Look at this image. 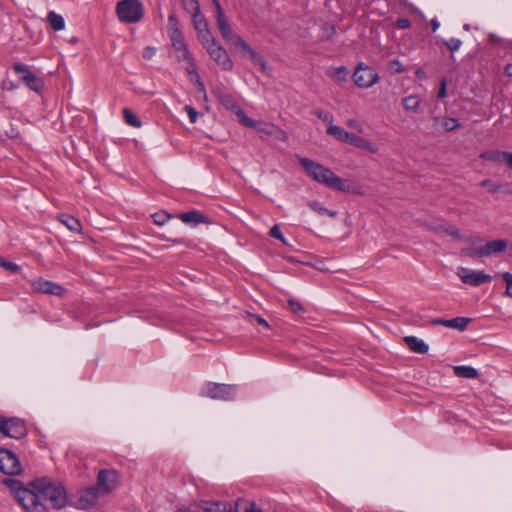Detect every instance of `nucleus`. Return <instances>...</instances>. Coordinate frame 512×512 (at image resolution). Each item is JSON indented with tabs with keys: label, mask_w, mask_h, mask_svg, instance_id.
Segmentation results:
<instances>
[{
	"label": "nucleus",
	"mask_w": 512,
	"mask_h": 512,
	"mask_svg": "<svg viewBox=\"0 0 512 512\" xmlns=\"http://www.w3.org/2000/svg\"><path fill=\"white\" fill-rule=\"evenodd\" d=\"M348 126L350 128L356 129L358 132H363V127L361 124H359L356 120H349Z\"/></svg>",
	"instance_id": "obj_56"
},
{
	"label": "nucleus",
	"mask_w": 512,
	"mask_h": 512,
	"mask_svg": "<svg viewBox=\"0 0 512 512\" xmlns=\"http://www.w3.org/2000/svg\"><path fill=\"white\" fill-rule=\"evenodd\" d=\"M327 75L335 78L339 83H344L348 79L349 71L345 66L331 67L327 70Z\"/></svg>",
	"instance_id": "obj_29"
},
{
	"label": "nucleus",
	"mask_w": 512,
	"mask_h": 512,
	"mask_svg": "<svg viewBox=\"0 0 512 512\" xmlns=\"http://www.w3.org/2000/svg\"><path fill=\"white\" fill-rule=\"evenodd\" d=\"M123 116L125 119V122L135 128H140L142 126L141 120L129 109L124 108L123 109Z\"/></svg>",
	"instance_id": "obj_35"
},
{
	"label": "nucleus",
	"mask_w": 512,
	"mask_h": 512,
	"mask_svg": "<svg viewBox=\"0 0 512 512\" xmlns=\"http://www.w3.org/2000/svg\"><path fill=\"white\" fill-rule=\"evenodd\" d=\"M168 33L170 36L171 43L184 40L182 32L178 27V20L174 14H171L168 17Z\"/></svg>",
	"instance_id": "obj_21"
},
{
	"label": "nucleus",
	"mask_w": 512,
	"mask_h": 512,
	"mask_svg": "<svg viewBox=\"0 0 512 512\" xmlns=\"http://www.w3.org/2000/svg\"><path fill=\"white\" fill-rule=\"evenodd\" d=\"M253 318L257 321V323H258L259 325H262V326L268 327V323H267V321H266L264 318H262V317H260V316H253Z\"/></svg>",
	"instance_id": "obj_60"
},
{
	"label": "nucleus",
	"mask_w": 512,
	"mask_h": 512,
	"mask_svg": "<svg viewBox=\"0 0 512 512\" xmlns=\"http://www.w3.org/2000/svg\"><path fill=\"white\" fill-rule=\"evenodd\" d=\"M430 24L433 32H435L440 26V23L436 19H432Z\"/></svg>",
	"instance_id": "obj_61"
},
{
	"label": "nucleus",
	"mask_w": 512,
	"mask_h": 512,
	"mask_svg": "<svg viewBox=\"0 0 512 512\" xmlns=\"http://www.w3.org/2000/svg\"><path fill=\"white\" fill-rule=\"evenodd\" d=\"M480 186L481 187H488V191L491 193V194H495V193H498L502 187L501 184H498V183H493L491 180L489 179H485L483 181H481L480 183Z\"/></svg>",
	"instance_id": "obj_40"
},
{
	"label": "nucleus",
	"mask_w": 512,
	"mask_h": 512,
	"mask_svg": "<svg viewBox=\"0 0 512 512\" xmlns=\"http://www.w3.org/2000/svg\"><path fill=\"white\" fill-rule=\"evenodd\" d=\"M217 27L220 31L222 38L230 44H233L237 47L242 46V42H246L240 35L235 34L232 30V27L228 23L225 16L216 18Z\"/></svg>",
	"instance_id": "obj_12"
},
{
	"label": "nucleus",
	"mask_w": 512,
	"mask_h": 512,
	"mask_svg": "<svg viewBox=\"0 0 512 512\" xmlns=\"http://www.w3.org/2000/svg\"><path fill=\"white\" fill-rule=\"evenodd\" d=\"M116 13L121 22L137 23L144 16V9L139 0H122L117 3Z\"/></svg>",
	"instance_id": "obj_3"
},
{
	"label": "nucleus",
	"mask_w": 512,
	"mask_h": 512,
	"mask_svg": "<svg viewBox=\"0 0 512 512\" xmlns=\"http://www.w3.org/2000/svg\"><path fill=\"white\" fill-rule=\"evenodd\" d=\"M389 68L396 73H401L404 71V68L399 60L391 61L389 64Z\"/></svg>",
	"instance_id": "obj_50"
},
{
	"label": "nucleus",
	"mask_w": 512,
	"mask_h": 512,
	"mask_svg": "<svg viewBox=\"0 0 512 512\" xmlns=\"http://www.w3.org/2000/svg\"><path fill=\"white\" fill-rule=\"evenodd\" d=\"M398 29H407L411 26V22L407 18H400L395 23Z\"/></svg>",
	"instance_id": "obj_52"
},
{
	"label": "nucleus",
	"mask_w": 512,
	"mask_h": 512,
	"mask_svg": "<svg viewBox=\"0 0 512 512\" xmlns=\"http://www.w3.org/2000/svg\"><path fill=\"white\" fill-rule=\"evenodd\" d=\"M445 234H448L450 236H452L454 239H460L461 238V234H460V231L458 228L456 227H446L445 229Z\"/></svg>",
	"instance_id": "obj_51"
},
{
	"label": "nucleus",
	"mask_w": 512,
	"mask_h": 512,
	"mask_svg": "<svg viewBox=\"0 0 512 512\" xmlns=\"http://www.w3.org/2000/svg\"><path fill=\"white\" fill-rule=\"evenodd\" d=\"M241 123L246 127L254 128L256 131L266 135H270V131L273 129L274 126L273 124L267 122L255 121L249 118L247 115L244 117Z\"/></svg>",
	"instance_id": "obj_18"
},
{
	"label": "nucleus",
	"mask_w": 512,
	"mask_h": 512,
	"mask_svg": "<svg viewBox=\"0 0 512 512\" xmlns=\"http://www.w3.org/2000/svg\"><path fill=\"white\" fill-rule=\"evenodd\" d=\"M431 324L434 326L442 325L448 327V320L443 318H436L431 321Z\"/></svg>",
	"instance_id": "obj_57"
},
{
	"label": "nucleus",
	"mask_w": 512,
	"mask_h": 512,
	"mask_svg": "<svg viewBox=\"0 0 512 512\" xmlns=\"http://www.w3.org/2000/svg\"><path fill=\"white\" fill-rule=\"evenodd\" d=\"M445 229H446V227L443 225H437V226L431 227V230H433L434 232H436L438 234H442V233L445 234Z\"/></svg>",
	"instance_id": "obj_59"
},
{
	"label": "nucleus",
	"mask_w": 512,
	"mask_h": 512,
	"mask_svg": "<svg viewBox=\"0 0 512 512\" xmlns=\"http://www.w3.org/2000/svg\"><path fill=\"white\" fill-rule=\"evenodd\" d=\"M192 17L194 28L197 31L198 38L200 39L202 44L214 38V36L211 34L208 28V23L206 19L200 13L197 15H192Z\"/></svg>",
	"instance_id": "obj_15"
},
{
	"label": "nucleus",
	"mask_w": 512,
	"mask_h": 512,
	"mask_svg": "<svg viewBox=\"0 0 512 512\" xmlns=\"http://www.w3.org/2000/svg\"><path fill=\"white\" fill-rule=\"evenodd\" d=\"M184 8L191 14H199L200 6L197 0H183Z\"/></svg>",
	"instance_id": "obj_38"
},
{
	"label": "nucleus",
	"mask_w": 512,
	"mask_h": 512,
	"mask_svg": "<svg viewBox=\"0 0 512 512\" xmlns=\"http://www.w3.org/2000/svg\"><path fill=\"white\" fill-rule=\"evenodd\" d=\"M269 136H272L274 139L282 142H285L288 139L287 133L276 125L273 126Z\"/></svg>",
	"instance_id": "obj_39"
},
{
	"label": "nucleus",
	"mask_w": 512,
	"mask_h": 512,
	"mask_svg": "<svg viewBox=\"0 0 512 512\" xmlns=\"http://www.w3.org/2000/svg\"><path fill=\"white\" fill-rule=\"evenodd\" d=\"M176 58L177 60L180 62V61H185L183 59V52H177V55H176Z\"/></svg>",
	"instance_id": "obj_64"
},
{
	"label": "nucleus",
	"mask_w": 512,
	"mask_h": 512,
	"mask_svg": "<svg viewBox=\"0 0 512 512\" xmlns=\"http://www.w3.org/2000/svg\"><path fill=\"white\" fill-rule=\"evenodd\" d=\"M179 218L181 219L182 222H184L186 224H192V225H197L199 223L207 222V217L204 216L201 212L196 211V210L186 212V213H181L179 215Z\"/></svg>",
	"instance_id": "obj_25"
},
{
	"label": "nucleus",
	"mask_w": 512,
	"mask_h": 512,
	"mask_svg": "<svg viewBox=\"0 0 512 512\" xmlns=\"http://www.w3.org/2000/svg\"><path fill=\"white\" fill-rule=\"evenodd\" d=\"M502 278L506 283V294L512 297V273L505 272L502 274Z\"/></svg>",
	"instance_id": "obj_46"
},
{
	"label": "nucleus",
	"mask_w": 512,
	"mask_h": 512,
	"mask_svg": "<svg viewBox=\"0 0 512 512\" xmlns=\"http://www.w3.org/2000/svg\"><path fill=\"white\" fill-rule=\"evenodd\" d=\"M0 265L7 271H10V272H19L20 271V267L13 263V262H10V261H5L3 259H0Z\"/></svg>",
	"instance_id": "obj_48"
},
{
	"label": "nucleus",
	"mask_w": 512,
	"mask_h": 512,
	"mask_svg": "<svg viewBox=\"0 0 512 512\" xmlns=\"http://www.w3.org/2000/svg\"><path fill=\"white\" fill-rule=\"evenodd\" d=\"M327 134L330 136H333L338 141L344 142V143H350V140L352 138L351 133L346 131L344 128L337 126V125H329L327 128Z\"/></svg>",
	"instance_id": "obj_24"
},
{
	"label": "nucleus",
	"mask_w": 512,
	"mask_h": 512,
	"mask_svg": "<svg viewBox=\"0 0 512 512\" xmlns=\"http://www.w3.org/2000/svg\"><path fill=\"white\" fill-rule=\"evenodd\" d=\"M507 151H485L480 154V158L486 161H492L497 163H505L507 158Z\"/></svg>",
	"instance_id": "obj_27"
},
{
	"label": "nucleus",
	"mask_w": 512,
	"mask_h": 512,
	"mask_svg": "<svg viewBox=\"0 0 512 512\" xmlns=\"http://www.w3.org/2000/svg\"><path fill=\"white\" fill-rule=\"evenodd\" d=\"M172 46L176 52H183V59L185 61L191 60V55L184 40L172 43Z\"/></svg>",
	"instance_id": "obj_37"
},
{
	"label": "nucleus",
	"mask_w": 512,
	"mask_h": 512,
	"mask_svg": "<svg viewBox=\"0 0 512 512\" xmlns=\"http://www.w3.org/2000/svg\"><path fill=\"white\" fill-rule=\"evenodd\" d=\"M13 483L12 489L16 501L26 512H48L45 501L55 509H62L67 503V493L61 483L49 478H40L23 487L20 482L5 480V483Z\"/></svg>",
	"instance_id": "obj_1"
},
{
	"label": "nucleus",
	"mask_w": 512,
	"mask_h": 512,
	"mask_svg": "<svg viewBox=\"0 0 512 512\" xmlns=\"http://www.w3.org/2000/svg\"><path fill=\"white\" fill-rule=\"evenodd\" d=\"M470 322L471 318L456 317L448 320V328L455 329L458 331H464Z\"/></svg>",
	"instance_id": "obj_31"
},
{
	"label": "nucleus",
	"mask_w": 512,
	"mask_h": 512,
	"mask_svg": "<svg viewBox=\"0 0 512 512\" xmlns=\"http://www.w3.org/2000/svg\"><path fill=\"white\" fill-rule=\"evenodd\" d=\"M243 52L249 55L251 61L254 65H259L262 72L267 70V63L264 58L255 51L247 42H242V46L240 47Z\"/></svg>",
	"instance_id": "obj_17"
},
{
	"label": "nucleus",
	"mask_w": 512,
	"mask_h": 512,
	"mask_svg": "<svg viewBox=\"0 0 512 512\" xmlns=\"http://www.w3.org/2000/svg\"><path fill=\"white\" fill-rule=\"evenodd\" d=\"M288 304H289L291 311L294 312L295 314H301L305 311L303 305L301 304V302L299 300L290 299L288 301Z\"/></svg>",
	"instance_id": "obj_45"
},
{
	"label": "nucleus",
	"mask_w": 512,
	"mask_h": 512,
	"mask_svg": "<svg viewBox=\"0 0 512 512\" xmlns=\"http://www.w3.org/2000/svg\"><path fill=\"white\" fill-rule=\"evenodd\" d=\"M152 217L154 223L161 226L164 225L169 220L170 215L165 211H161L153 214Z\"/></svg>",
	"instance_id": "obj_43"
},
{
	"label": "nucleus",
	"mask_w": 512,
	"mask_h": 512,
	"mask_svg": "<svg viewBox=\"0 0 512 512\" xmlns=\"http://www.w3.org/2000/svg\"><path fill=\"white\" fill-rule=\"evenodd\" d=\"M100 493L101 492L98 490L96 486L87 488L81 494L77 503V507L80 509L91 508L96 504Z\"/></svg>",
	"instance_id": "obj_16"
},
{
	"label": "nucleus",
	"mask_w": 512,
	"mask_h": 512,
	"mask_svg": "<svg viewBox=\"0 0 512 512\" xmlns=\"http://www.w3.org/2000/svg\"><path fill=\"white\" fill-rule=\"evenodd\" d=\"M314 114L317 116V118L321 119L323 122L328 124V126L331 125L333 122V115L322 109L315 110Z\"/></svg>",
	"instance_id": "obj_42"
},
{
	"label": "nucleus",
	"mask_w": 512,
	"mask_h": 512,
	"mask_svg": "<svg viewBox=\"0 0 512 512\" xmlns=\"http://www.w3.org/2000/svg\"><path fill=\"white\" fill-rule=\"evenodd\" d=\"M188 62V67L186 68V71L188 74H192V73H196V67L192 61V59L190 61H187Z\"/></svg>",
	"instance_id": "obj_58"
},
{
	"label": "nucleus",
	"mask_w": 512,
	"mask_h": 512,
	"mask_svg": "<svg viewBox=\"0 0 512 512\" xmlns=\"http://www.w3.org/2000/svg\"><path fill=\"white\" fill-rule=\"evenodd\" d=\"M506 165L512 169V152L507 153Z\"/></svg>",
	"instance_id": "obj_62"
},
{
	"label": "nucleus",
	"mask_w": 512,
	"mask_h": 512,
	"mask_svg": "<svg viewBox=\"0 0 512 512\" xmlns=\"http://www.w3.org/2000/svg\"><path fill=\"white\" fill-rule=\"evenodd\" d=\"M444 45L453 53L461 47V40L458 38H451L443 41Z\"/></svg>",
	"instance_id": "obj_44"
},
{
	"label": "nucleus",
	"mask_w": 512,
	"mask_h": 512,
	"mask_svg": "<svg viewBox=\"0 0 512 512\" xmlns=\"http://www.w3.org/2000/svg\"><path fill=\"white\" fill-rule=\"evenodd\" d=\"M485 257H488L492 254L502 253L507 248V242L503 239H495L492 241H488L483 245Z\"/></svg>",
	"instance_id": "obj_20"
},
{
	"label": "nucleus",
	"mask_w": 512,
	"mask_h": 512,
	"mask_svg": "<svg viewBox=\"0 0 512 512\" xmlns=\"http://www.w3.org/2000/svg\"><path fill=\"white\" fill-rule=\"evenodd\" d=\"M236 394V386L229 384H220V383H208L206 385V390L204 395L214 399V400H223L230 401L233 400Z\"/></svg>",
	"instance_id": "obj_7"
},
{
	"label": "nucleus",
	"mask_w": 512,
	"mask_h": 512,
	"mask_svg": "<svg viewBox=\"0 0 512 512\" xmlns=\"http://www.w3.org/2000/svg\"><path fill=\"white\" fill-rule=\"evenodd\" d=\"M235 512H262V509L247 499H238L235 503Z\"/></svg>",
	"instance_id": "obj_30"
},
{
	"label": "nucleus",
	"mask_w": 512,
	"mask_h": 512,
	"mask_svg": "<svg viewBox=\"0 0 512 512\" xmlns=\"http://www.w3.org/2000/svg\"><path fill=\"white\" fill-rule=\"evenodd\" d=\"M308 206H309L310 209H312L313 211H315L319 215H327V216L332 217V218L337 216V212L336 211L327 209L326 207L322 206L321 203L318 202V201H310L308 203Z\"/></svg>",
	"instance_id": "obj_34"
},
{
	"label": "nucleus",
	"mask_w": 512,
	"mask_h": 512,
	"mask_svg": "<svg viewBox=\"0 0 512 512\" xmlns=\"http://www.w3.org/2000/svg\"><path fill=\"white\" fill-rule=\"evenodd\" d=\"M298 161L304 169L305 173L314 181L337 191H354L355 184L352 180L342 179L329 168H326L323 165L308 158L298 157Z\"/></svg>",
	"instance_id": "obj_2"
},
{
	"label": "nucleus",
	"mask_w": 512,
	"mask_h": 512,
	"mask_svg": "<svg viewBox=\"0 0 512 512\" xmlns=\"http://www.w3.org/2000/svg\"><path fill=\"white\" fill-rule=\"evenodd\" d=\"M216 10V18L225 16L224 11L218 0L212 2Z\"/></svg>",
	"instance_id": "obj_54"
},
{
	"label": "nucleus",
	"mask_w": 512,
	"mask_h": 512,
	"mask_svg": "<svg viewBox=\"0 0 512 512\" xmlns=\"http://www.w3.org/2000/svg\"><path fill=\"white\" fill-rule=\"evenodd\" d=\"M420 104V99L417 95H410L403 99V106L408 111H415Z\"/></svg>",
	"instance_id": "obj_36"
},
{
	"label": "nucleus",
	"mask_w": 512,
	"mask_h": 512,
	"mask_svg": "<svg viewBox=\"0 0 512 512\" xmlns=\"http://www.w3.org/2000/svg\"><path fill=\"white\" fill-rule=\"evenodd\" d=\"M461 254L466 257H469V258H484L485 257L483 245L482 246L472 245L470 247L462 249Z\"/></svg>",
	"instance_id": "obj_33"
},
{
	"label": "nucleus",
	"mask_w": 512,
	"mask_h": 512,
	"mask_svg": "<svg viewBox=\"0 0 512 512\" xmlns=\"http://www.w3.org/2000/svg\"><path fill=\"white\" fill-rule=\"evenodd\" d=\"M27 432L26 424L22 419L0 416V437L20 439L25 437Z\"/></svg>",
	"instance_id": "obj_4"
},
{
	"label": "nucleus",
	"mask_w": 512,
	"mask_h": 512,
	"mask_svg": "<svg viewBox=\"0 0 512 512\" xmlns=\"http://www.w3.org/2000/svg\"><path fill=\"white\" fill-rule=\"evenodd\" d=\"M404 341L408 348L415 353L425 354L429 349L428 345L423 340L415 336H406Z\"/></svg>",
	"instance_id": "obj_22"
},
{
	"label": "nucleus",
	"mask_w": 512,
	"mask_h": 512,
	"mask_svg": "<svg viewBox=\"0 0 512 512\" xmlns=\"http://www.w3.org/2000/svg\"><path fill=\"white\" fill-rule=\"evenodd\" d=\"M269 234L271 237L279 239L283 243H286V240L281 232L279 225H277V224L273 225L272 228L270 229Z\"/></svg>",
	"instance_id": "obj_47"
},
{
	"label": "nucleus",
	"mask_w": 512,
	"mask_h": 512,
	"mask_svg": "<svg viewBox=\"0 0 512 512\" xmlns=\"http://www.w3.org/2000/svg\"><path fill=\"white\" fill-rule=\"evenodd\" d=\"M442 125L446 131H453L460 127V123L455 118H444Z\"/></svg>",
	"instance_id": "obj_41"
},
{
	"label": "nucleus",
	"mask_w": 512,
	"mask_h": 512,
	"mask_svg": "<svg viewBox=\"0 0 512 512\" xmlns=\"http://www.w3.org/2000/svg\"><path fill=\"white\" fill-rule=\"evenodd\" d=\"M353 81L359 88H369L379 80V75L372 67L360 62L353 73Z\"/></svg>",
	"instance_id": "obj_6"
},
{
	"label": "nucleus",
	"mask_w": 512,
	"mask_h": 512,
	"mask_svg": "<svg viewBox=\"0 0 512 512\" xmlns=\"http://www.w3.org/2000/svg\"><path fill=\"white\" fill-rule=\"evenodd\" d=\"M349 144L356 148L368 151L373 154L378 153V150H379L378 146L375 143L368 141L362 137H359L355 134L352 135V138H351Z\"/></svg>",
	"instance_id": "obj_19"
},
{
	"label": "nucleus",
	"mask_w": 512,
	"mask_h": 512,
	"mask_svg": "<svg viewBox=\"0 0 512 512\" xmlns=\"http://www.w3.org/2000/svg\"><path fill=\"white\" fill-rule=\"evenodd\" d=\"M201 508L205 512H232L231 504L225 501L208 502L205 501L201 504Z\"/></svg>",
	"instance_id": "obj_23"
},
{
	"label": "nucleus",
	"mask_w": 512,
	"mask_h": 512,
	"mask_svg": "<svg viewBox=\"0 0 512 512\" xmlns=\"http://www.w3.org/2000/svg\"><path fill=\"white\" fill-rule=\"evenodd\" d=\"M47 19H48L50 26L55 31H60V30L64 29L65 21L61 15L52 11L48 14Z\"/></svg>",
	"instance_id": "obj_32"
},
{
	"label": "nucleus",
	"mask_w": 512,
	"mask_h": 512,
	"mask_svg": "<svg viewBox=\"0 0 512 512\" xmlns=\"http://www.w3.org/2000/svg\"><path fill=\"white\" fill-rule=\"evenodd\" d=\"M0 471L7 475H17L22 471L16 454L6 448H0Z\"/></svg>",
	"instance_id": "obj_8"
},
{
	"label": "nucleus",
	"mask_w": 512,
	"mask_h": 512,
	"mask_svg": "<svg viewBox=\"0 0 512 512\" xmlns=\"http://www.w3.org/2000/svg\"><path fill=\"white\" fill-rule=\"evenodd\" d=\"M453 370H454V374L460 378L474 379V378H477L479 375L477 369H475L474 367H471V366H465V365L455 366L453 368Z\"/></svg>",
	"instance_id": "obj_28"
},
{
	"label": "nucleus",
	"mask_w": 512,
	"mask_h": 512,
	"mask_svg": "<svg viewBox=\"0 0 512 512\" xmlns=\"http://www.w3.org/2000/svg\"><path fill=\"white\" fill-rule=\"evenodd\" d=\"M58 220L65 225L70 231L75 233H81L82 225L80 221L72 215L60 214Z\"/></svg>",
	"instance_id": "obj_26"
},
{
	"label": "nucleus",
	"mask_w": 512,
	"mask_h": 512,
	"mask_svg": "<svg viewBox=\"0 0 512 512\" xmlns=\"http://www.w3.org/2000/svg\"><path fill=\"white\" fill-rule=\"evenodd\" d=\"M446 86H447L446 80L443 79L441 81V83H440V88H439L438 95H437L438 98L444 99L446 97V95H447V93H446Z\"/></svg>",
	"instance_id": "obj_53"
},
{
	"label": "nucleus",
	"mask_w": 512,
	"mask_h": 512,
	"mask_svg": "<svg viewBox=\"0 0 512 512\" xmlns=\"http://www.w3.org/2000/svg\"><path fill=\"white\" fill-rule=\"evenodd\" d=\"M216 97L220 101V103L227 109L235 113V115L239 118L240 122L244 119L246 116L245 111L241 108V106L238 104L235 97L225 91L217 90L215 92Z\"/></svg>",
	"instance_id": "obj_13"
},
{
	"label": "nucleus",
	"mask_w": 512,
	"mask_h": 512,
	"mask_svg": "<svg viewBox=\"0 0 512 512\" xmlns=\"http://www.w3.org/2000/svg\"><path fill=\"white\" fill-rule=\"evenodd\" d=\"M184 109L188 114L190 122L195 123L198 118V112L196 111V109L190 105H186Z\"/></svg>",
	"instance_id": "obj_49"
},
{
	"label": "nucleus",
	"mask_w": 512,
	"mask_h": 512,
	"mask_svg": "<svg viewBox=\"0 0 512 512\" xmlns=\"http://www.w3.org/2000/svg\"><path fill=\"white\" fill-rule=\"evenodd\" d=\"M31 287L34 292L57 296H61L65 291V289L62 286L43 278L33 280L31 282Z\"/></svg>",
	"instance_id": "obj_14"
},
{
	"label": "nucleus",
	"mask_w": 512,
	"mask_h": 512,
	"mask_svg": "<svg viewBox=\"0 0 512 512\" xmlns=\"http://www.w3.org/2000/svg\"><path fill=\"white\" fill-rule=\"evenodd\" d=\"M210 57L219 65L223 70L230 71L233 69V62L227 51L217 42L214 38L203 43Z\"/></svg>",
	"instance_id": "obj_5"
},
{
	"label": "nucleus",
	"mask_w": 512,
	"mask_h": 512,
	"mask_svg": "<svg viewBox=\"0 0 512 512\" xmlns=\"http://www.w3.org/2000/svg\"><path fill=\"white\" fill-rule=\"evenodd\" d=\"M118 483V473L115 470L102 469L98 473L97 488L101 494H108Z\"/></svg>",
	"instance_id": "obj_11"
},
{
	"label": "nucleus",
	"mask_w": 512,
	"mask_h": 512,
	"mask_svg": "<svg viewBox=\"0 0 512 512\" xmlns=\"http://www.w3.org/2000/svg\"><path fill=\"white\" fill-rule=\"evenodd\" d=\"M13 70L16 74L20 75V79L29 89L35 92H40L43 89V80L39 78L34 72H32L28 66L21 63H15L13 65Z\"/></svg>",
	"instance_id": "obj_9"
},
{
	"label": "nucleus",
	"mask_w": 512,
	"mask_h": 512,
	"mask_svg": "<svg viewBox=\"0 0 512 512\" xmlns=\"http://www.w3.org/2000/svg\"><path fill=\"white\" fill-rule=\"evenodd\" d=\"M155 54V48L153 47H146L143 51V57L146 59H150Z\"/></svg>",
	"instance_id": "obj_55"
},
{
	"label": "nucleus",
	"mask_w": 512,
	"mask_h": 512,
	"mask_svg": "<svg viewBox=\"0 0 512 512\" xmlns=\"http://www.w3.org/2000/svg\"><path fill=\"white\" fill-rule=\"evenodd\" d=\"M457 275L460 277L464 284L474 287L480 286L481 284L490 282L492 280V277L483 271H475L464 267L458 268Z\"/></svg>",
	"instance_id": "obj_10"
},
{
	"label": "nucleus",
	"mask_w": 512,
	"mask_h": 512,
	"mask_svg": "<svg viewBox=\"0 0 512 512\" xmlns=\"http://www.w3.org/2000/svg\"><path fill=\"white\" fill-rule=\"evenodd\" d=\"M504 72L507 76L512 77V64H507Z\"/></svg>",
	"instance_id": "obj_63"
}]
</instances>
